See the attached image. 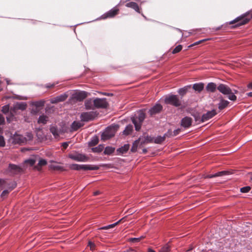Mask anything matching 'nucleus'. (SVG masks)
Returning <instances> with one entry per match:
<instances>
[{
	"label": "nucleus",
	"instance_id": "obj_1",
	"mask_svg": "<svg viewBox=\"0 0 252 252\" xmlns=\"http://www.w3.org/2000/svg\"><path fill=\"white\" fill-rule=\"evenodd\" d=\"M145 119V114L142 111H139L131 118L132 122L134 125L135 130L140 129L142 123Z\"/></svg>",
	"mask_w": 252,
	"mask_h": 252
},
{
	"label": "nucleus",
	"instance_id": "obj_2",
	"mask_svg": "<svg viewBox=\"0 0 252 252\" xmlns=\"http://www.w3.org/2000/svg\"><path fill=\"white\" fill-rule=\"evenodd\" d=\"M119 128L118 125L111 126L106 128L101 135V139L106 141L113 137Z\"/></svg>",
	"mask_w": 252,
	"mask_h": 252
},
{
	"label": "nucleus",
	"instance_id": "obj_3",
	"mask_svg": "<svg viewBox=\"0 0 252 252\" xmlns=\"http://www.w3.org/2000/svg\"><path fill=\"white\" fill-rule=\"evenodd\" d=\"M217 89L222 94L227 95L228 98L230 100L232 101L236 100V96L232 93L231 89L228 86L220 84L218 86Z\"/></svg>",
	"mask_w": 252,
	"mask_h": 252
},
{
	"label": "nucleus",
	"instance_id": "obj_4",
	"mask_svg": "<svg viewBox=\"0 0 252 252\" xmlns=\"http://www.w3.org/2000/svg\"><path fill=\"white\" fill-rule=\"evenodd\" d=\"M164 102L166 104H170L175 107L180 106L181 105V101L177 95L169 94L164 98Z\"/></svg>",
	"mask_w": 252,
	"mask_h": 252
},
{
	"label": "nucleus",
	"instance_id": "obj_5",
	"mask_svg": "<svg viewBox=\"0 0 252 252\" xmlns=\"http://www.w3.org/2000/svg\"><path fill=\"white\" fill-rule=\"evenodd\" d=\"M69 167L71 169L76 170H79L81 169L84 170H96L99 169V167L96 165L89 164L79 165L77 164H70Z\"/></svg>",
	"mask_w": 252,
	"mask_h": 252
},
{
	"label": "nucleus",
	"instance_id": "obj_6",
	"mask_svg": "<svg viewBox=\"0 0 252 252\" xmlns=\"http://www.w3.org/2000/svg\"><path fill=\"white\" fill-rule=\"evenodd\" d=\"M249 14L250 12H248L239 17H238L234 20L230 21L229 22V24L231 25L235 23H237L236 26H240L247 24L250 21V19L246 17Z\"/></svg>",
	"mask_w": 252,
	"mask_h": 252
},
{
	"label": "nucleus",
	"instance_id": "obj_7",
	"mask_svg": "<svg viewBox=\"0 0 252 252\" xmlns=\"http://www.w3.org/2000/svg\"><path fill=\"white\" fill-rule=\"evenodd\" d=\"M9 141L13 144H21L26 142L27 139L23 135L15 133L10 137Z\"/></svg>",
	"mask_w": 252,
	"mask_h": 252
},
{
	"label": "nucleus",
	"instance_id": "obj_8",
	"mask_svg": "<svg viewBox=\"0 0 252 252\" xmlns=\"http://www.w3.org/2000/svg\"><path fill=\"white\" fill-rule=\"evenodd\" d=\"M68 157L74 160L79 162H85L88 160V158L86 155L78 153L70 154L68 155Z\"/></svg>",
	"mask_w": 252,
	"mask_h": 252
},
{
	"label": "nucleus",
	"instance_id": "obj_9",
	"mask_svg": "<svg viewBox=\"0 0 252 252\" xmlns=\"http://www.w3.org/2000/svg\"><path fill=\"white\" fill-rule=\"evenodd\" d=\"M94 107L96 108H105L108 105V103L105 98H96L94 99Z\"/></svg>",
	"mask_w": 252,
	"mask_h": 252
},
{
	"label": "nucleus",
	"instance_id": "obj_10",
	"mask_svg": "<svg viewBox=\"0 0 252 252\" xmlns=\"http://www.w3.org/2000/svg\"><path fill=\"white\" fill-rule=\"evenodd\" d=\"M119 8L115 6L102 15L103 19L113 18L117 15L119 11Z\"/></svg>",
	"mask_w": 252,
	"mask_h": 252
},
{
	"label": "nucleus",
	"instance_id": "obj_11",
	"mask_svg": "<svg viewBox=\"0 0 252 252\" xmlns=\"http://www.w3.org/2000/svg\"><path fill=\"white\" fill-rule=\"evenodd\" d=\"M68 96L67 93L61 94L56 97H53L50 99V102L52 104L57 103L65 100Z\"/></svg>",
	"mask_w": 252,
	"mask_h": 252
},
{
	"label": "nucleus",
	"instance_id": "obj_12",
	"mask_svg": "<svg viewBox=\"0 0 252 252\" xmlns=\"http://www.w3.org/2000/svg\"><path fill=\"white\" fill-rule=\"evenodd\" d=\"M94 117V113L93 112H84L80 116L82 121L88 122L92 120Z\"/></svg>",
	"mask_w": 252,
	"mask_h": 252
},
{
	"label": "nucleus",
	"instance_id": "obj_13",
	"mask_svg": "<svg viewBox=\"0 0 252 252\" xmlns=\"http://www.w3.org/2000/svg\"><path fill=\"white\" fill-rule=\"evenodd\" d=\"M138 140L139 143H140V146H143V145L148 143H153L154 138L151 136L146 135L140 137Z\"/></svg>",
	"mask_w": 252,
	"mask_h": 252
},
{
	"label": "nucleus",
	"instance_id": "obj_14",
	"mask_svg": "<svg viewBox=\"0 0 252 252\" xmlns=\"http://www.w3.org/2000/svg\"><path fill=\"white\" fill-rule=\"evenodd\" d=\"M217 114L216 110H213L212 111H210L207 112L206 114L203 115L201 118V122H204L206 121H208L210 119L212 118L215 115Z\"/></svg>",
	"mask_w": 252,
	"mask_h": 252
},
{
	"label": "nucleus",
	"instance_id": "obj_15",
	"mask_svg": "<svg viewBox=\"0 0 252 252\" xmlns=\"http://www.w3.org/2000/svg\"><path fill=\"white\" fill-rule=\"evenodd\" d=\"M162 106L161 105L158 103L154 105L149 110V113L151 116H153L159 113L162 110Z\"/></svg>",
	"mask_w": 252,
	"mask_h": 252
},
{
	"label": "nucleus",
	"instance_id": "obj_16",
	"mask_svg": "<svg viewBox=\"0 0 252 252\" xmlns=\"http://www.w3.org/2000/svg\"><path fill=\"white\" fill-rule=\"evenodd\" d=\"M87 96V93L85 92H77L73 94V97L76 100L81 101Z\"/></svg>",
	"mask_w": 252,
	"mask_h": 252
},
{
	"label": "nucleus",
	"instance_id": "obj_17",
	"mask_svg": "<svg viewBox=\"0 0 252 252\" xmlns=\"http://www.w3.org/2000/svg\"><path fill=\"white\" fill-rule=\"evenodd\" d=\"M192 124V119L190 117H186L181 120V126L185 127H189Z\"/></svg>",
	"mask_w": 252,
	"mask_h": 252
},
{
	"label": "nucleus",
	"instance_id": "obj_18",
	"mask_svg": "<svg viewBox=\"0 0 252 252\" xmlns=\"http://www.w3.org/2000/svg\"><path fill=\"white\" fill-rule=\"evenodd\" d=\"M8 169L13 174H17L22 171V168L20 166L13 164H9Z\"/></svg>",
	"mask_w": 252,
	"mask_h": 252
},
{
	"label": "nucleus",
	"instance_id": "obj_19",
	"mask_svg": "<svg viewBox=\"0 0 252 252\" xmlns=\"http://www.w3.org/2000/svg\"><path fill=\"white\" fill-rule=\"evenodd\" d=\"M126 6L127 7H129L134 9L136 12L141 13L140 8L138 5L135 2L130 1L127 3Z\"/></svg>",
	"mask_w": 252,
	"mask_h": 252
},
{
	"label": "nucleus",
	"instance_id": "obj_20",
	"mask_svg": "<svg viewBox=\"0 0 252 252\" xmlns=\"http://www.w3.org/2000/svg\"><path fill=\"white\" fill-rule=\"evenodd\" d=\"M129 149V145L127 144L117 150V155H122L126 154Z\"/></svg>",
	"mask_w": 252,
	"mask_h": 252
},
{
	"label": "nucleus",
	"instance_id": "obj_21",
	"mask_svg": "<svg viewBox=\"0 0 252 252\" xmlns=\"http://www.w3.org/2000/svg\"><path fill=\"white\" fill-rule=\"evenodd\" d=\"M217 87L215 83L211 82L207 84L206 87V89L207 92L213 93L216 91Z\"/></svg>",
	"mask_w": 252,
	"mask_h": 252
},
{
	"label": "nucleus",
	"instance_id": "obj_22",
	"mask_svg": "<svg viewBox=\"0 0 252 252\" xmlns=\"http://www.w3.org/2000/svg\"><path fill=\"white\" fill-rule=\"evenodd\" d=\"M83 125H84L79 121H74L71 125V130L76 131Z\"/></svg>",
	"mask_w": 252,
	"mask_h": 252
},
{
	"label": "nucleus",
	"instance_id": "obj_23",
	"mask_svg": "<svg viewBox=\"0 0 252 252\" xmlns=\"http://www.w3.org/2000/svg\"><path fill=\"white\" fill-rule=\"evenodd\" d=\"M229 104V102L227 100H224L221 98L220 101L218 104V107L220 110H222L223 109L226 107Z\"/></svg>",
	"mask_w": 252,
	"mask_h": 252
},
{
	"label": "nucleus",
	"instance_id": "obj_24",
	"mask_svg": "<svg viewBox=\"0 0 252 252\" xmlns=\"http://www.w3.org/2000/svg\"><path fill=\"white\" fill-rule=\"evenodd\" d=\"M85 107L87 109H94L95 108L94 105V100L89 99L85 102Z\"/></svg>",
	"mask_w": 252,
	"mask_h": 252
},
{
	"label": "nucleus",
	"instance_id": "obj_25",
	"mask_svg": "<svg viewBox=\"0 0 252 252\" xmlns=\"http://www.w3.org/2000/svg\"><path fill=\"white\" fill-rule=\"evenodd\" d=\"M192 88L195 91L200 92L204 89V84L202 83L194 84L192 86Z\"/></svg>",
	"mask_w": 252,
	"mask_h": 252
},
{
	"label": "nucleus",
	"instance_id": "obj_26",
	"mask_svg": "<svg viewBox=\"0 0 252 252\" xmlns=\"http://www.w3.org/2000/svg\"><path fill=\"white\" fill-rule=\"evenodd\" d=\"M48 117L46 115H42L39 116L37 122L38 124H42L45 125L47 123L48 121Z\"/></svg>",
	"mask_w": 252,
	"mask_h": 252
},
{
	"label": "nucleus",
	"instance_id": "obj_27",
	"mask_svg": "<svg viewBox=\"0 0 252 252\" xmlns=\"http://www.w3.org/2000/svg\"><path fill=\"white\" fill-rule=\"evenodd\" d=\"M50 130L55 138H57L59 136L60 131L56 127L53 126L51 127Z\"/></svg>",
	"mask_w": 252,
	"mask_h": 252
},
{
	"label": "nucleus",
	"instance_id": "obj_28",
	"mask_svg": "<svg viewBox=\"0 0 252 252\" xmlns=\"http://www.w3.org/2000/svg\"><path fill=\"white\" fill-rule=\"evenodd\" d=\"M142 147V146H140V143H139L138 140H137L133 142L131 149V151L134 153L137 151L138 147Z\"/></svg>",
	"mask_w": 252,
	"mask_h": 252
},
{
	"label": "nucleus",
	"instance_id": "obj_29",
	"mask_svg": "<svg viewBox=\"0 0 252 252\" xmlns=\"http://www.w3.org/2000/svg\"><path fill=\"white\" fill-rule=\"evenodd\" d=\"M115 148L111 146H107L105 148L104 154L105 155H110L115 151Z\"/></svg>",
	"mask_w": 252,
	"mask_h": 252
},
{
	"label": "nucleus",
	"instance_id": "obj_30",
	"mask_svg": "<svg viewBox=\"0 0 252 252\" xmlns=\"http://www.w3.org/2000/svg\"><path fill=\"white\" fill-rule=\"evenodd\" d=\"M27 107L26 104L24 102L17 103L15 105V108L17 109L24 110L26 109Z\"/></svg>",
	"mask_w": 252,
	"mask_h": 252
},
{
	"label": "nucleus",
	"instance_id": "obj_31",
	"mask_svg": "<svg viewBox=\"0 0 252 252\" xmlns=\"http://www.w3.org/2000/svg\"><path fill=\"white\" fill-rule=\"evenodd\" d=\"M133 130V126L132 125H129L126 126L125 129L123 131V133L125 135H128Z\"/></svg>",
	"mask_w": 252,
	"mask_h": 252
},
{
	"label": "nucleus",
	"instance_id": "obj_32",
	"mask_svg": "<svg viewBox=\"0 0 252 252\" xmlns=\"http://www.w3.org/2000/svg\"><path fill=\"white\" fill-rule=\"evenodd\" d=\"M190 88V86H187L183 88H181L179 90L178 93L181 95H184L186 94L188 89Z\"/></svg>",
	"mask_w": 252,
	"mask_h": 252
},
{
	"label": "nucleus",
	"instance_id": "obj_33",
	"mask_svg": "<svg viewBox=\"0 0 252 252\" xmlns=\"http://www.w3.org/2000/svg\"><path fill=\"white\" fill-rule=\"evenodd\" d=\"M98 142V138L97 136H94L92 138L91 141L89 142V145L90 146H94L96 145Z\"/></svg>",
	"mask_w": 252,
	"mask_h": 252
},
{
	"label": "nucleus",
	"instance_id": "obj_34",
	"mask_svg": "<svg viewBox=\"0 0 252 252\" xmlns=\"http://www.w3.org/2000/svg\"><path fill=\"white\" fill-rule=\"evenodd\" d=\"M165 140L164 137L162 136H158L157 137L154 138V141L153 142L157 143V144H160L162 143L164 140Z\"/></svg>",
	"mask_w": 252,
	"mask_h": 252
},
{
	"label": "nucleus",
	"instance_id": "obj_35",
	"mask_svg": "<svg viewBox=\"0 0 252 252\" xmlns=\"http://www.w3.org/2000/svg\"><path fill=\"white\" fill-rule=\"evenodd\" d=\"M50 168L53 169L54 170H63V167L57 164H52L50 165Z\"/></svg>",
	"mask_w": 252,
	"mask_h": 252
},
{
	"label": "nucleus",
	"instance_id": "obj_36",
	"mask_svg": "<svg viewBox=\"0 0 252 252\" xmlns=\"http://www.w3.org/2000/svg\"><path fill=\"white\" fill-rule=\"evenodd\" d=\"M47 164V161L46 160L44 159H40L38 163V166L36 167V168L38 170H40V167L43 165H45Z\"/></svg>",
	"mask_w": 252,
	"mask_h": 252
},
{
	"label": "nucleus",
	"instance_id": "obj_37",
	"mask_svg": "<svg viewBox=\"0 0 252 252\" xmlns=\"http://www.w3.org/2000/svg\"><path fill=\"white\" fill-rule=\"evenodd\" d=\"M14 187L10 188L8 189L4 190L1 194V197H5V196H6L7 194L9 193V192L10 191H11L14 189Z\"/></svg>",
	"mask_w": 252,
	"mask_h": 252
},
{
	"label": "nucleus",
	"instance_id": "obj_38",
	"mask_svg": "<svg viewBox=\"0 0 252 252\" xmlns=\"http://www.w3.org/2000/svg\"><path fill=\"white\" fill-rule=\"evenodd\" d=\"M44 103H45V101H44V100H40V101H38L35 102L34 103V105L36 107H40L43 106L44 105Z\"/></svg>",
	"mask_w": 252,
	"mask_h": 252
},
{
	"label": "nucleus",
	"instance_id": "obj_39",
	"mask_svg": "<svg viewBox=\"0 0 252 252\" xmlns=\"http://www.w3.org/2000/svg\"><path fill=\"white\" fill-rule=\"evenodd\" d=\"M170 247L168 245H165L159 251V252H169Z\"/></svg>",
	"mask_w": 252,
	"mask_h": 252
},
{
	"label": "nucleus",
	"instance_id": "obj_40",
	"mask_svg": "<svg viewBox=\"0 0 252 252\" xmlns=\"http://www.w3.org/2000/svg\"><path fill=\"white\" fill-rule=\"evenodd\" d=\"M182 49V46L181 45H178L172 51V53L173 54H176L179 53Z\"/></svg>",
	"mask_w": 252,
	"mask_h": 252
},
{
	"label": "nucleus",
	"instance_id": "obj_41",
	"mask_svg": "<svg viewBox=\"0 0 252 252\" xmlns=\"http://www.w3.org/2000/svg\"><path fill=\"white\" fill-rule=\"evenodd\" d=\"M251 190V187L249 186H247L245 187H243L241 188L240 191L243 193L248 192Z\"/></svg>",
	"mask_w": 252,
	"mask_h": 252
},
{
	"label": "nucleus",
	"instance_id": "obj_42",
	"mask_svg": "<svg viewBox=\"0 0 252 252\" xmlns=\"http://www.w3.org/2000/svg\"><path fill=\"white\" fill-rule=\"evenodd\" d=\"M25 162L26 163L29 164L31 166H32L35 163V160L34 159H29L26 160Z\"/></svg>",
	"mask_w": 252,
	"mask_h": 252
},
{
	"label": "nucleus",
	"instance_id": "obj_43",
	"mask_svg": "<svg viewBox=\"0 0 252 252\" xmlns=\"http://www.w3.org/2000/svg\"><path fill=\"white\" fill-rule=\"evenodd\" d=\"M102 149H103V147L101 145H99V146H98L97 147H96L95 148L92 149L93 152H97V153H99V152L102 151Z\"/></svg>",
	"mask_w": 252,
	"mask_h": 252
},
{
	"label": "nucleus",
	"instance_id": "obj_44",
	"mask_svg": "<svg viewBox=\"0 0 252 252\" xmlns=\"http://www.w3.org/2000/svg\"><path fill=\"white\" fill-rule=\"evenodd\" d=\"M227 173H228L227 171H220V172H219L218 173H216L215 174V176L216 177L222 176L223 175H226Z\"/></svg>",
	"mask_w": 252,
	"mask_h": 252
},
{
	"label": "nucleus",
	"instance_id": "obj_45",
	"mask_svg": "<svg viewBox=\"0 0 252 252\" xmlns=\"http://www.w3.org/2000/svg\"><path fill=\"white\" fill-rule=\"evenodd\" d=\"M5 142L4 139V137L0 135V147H3L5 146Z\"/></svg>",
	"mask_w": 252,
	"mask_h": 252
},
{
	"label": "nucleus",
	"instance_id": "obj_46",
	"mask_svg": "<svg viewBox=\"0 0 252 252\" xmlns=\"http://www.w3.org/2000/svg\"><path fill=\"white\" fill-rule=\"evenodd\" d=\"M113 227H114L113 226V224H111L108 225L107 226H103V227H100L98 229V230H107V229H108L112 228Z\"/></svg>",
	"mask_w": 252,
	"mask_h": 252
},
{
	"label": "nucleus",
	"instance_id": "obj_47",
	"mask_svg": "<svg viewBox=\"0 0 252 252\" xmlns=\"http://www.w3.org/2000/svg\"><path fill=\"white\" fill-rule=\"evenodd\" d=\"M88 246L90 247V249L91 251H93L95 249V245L94 243L89 241L88 243Z\"/></svg>",
	"mask_w": 252,
	"mask_h": 252
},
{
	"label": "nucleus",
	"instance_id": "obj_48",
	"mask_svg": "<svg viewBox=\"0 0 252 252\" xmlns=\"http://www.w3.org/2000/svg\"><path fill=\"white\" fill-rule=\"evenodd\" d=\"M2 111L3 113L6 114L9 111V106L5 105L2 107Z\"/></svg>",
	"mask_w": 252,
	"mask_h": 252
},
{
	"label": "nucleus",
	"instance_id": "obj_49",
	"mask_svg": "<svg viewBox=\"0 0 252 252\" xmlns=\"http://www.w3.org/2000/svg\"><path fill=\"white\" fill-rule=\"evenodd\" d=\"M208 39H203V40H199L197 42H196L195 43H194L193 44L190 45V46H189V47H192L194 45H198L202 42H203V41H206V40H208Z\"/></svg>",
	"mask_w": 252,
	"mask_h": 252
},
{
	"label": "nucleus",
	"instance_id": "obj_50",
	"mask_svg": "<svg viewBox=\"0 0 252 252\" xmlns=\"http://www.w3.org/2000/svg\"><path fill=\"white\" fill-rule=\"evenodd\" d=\"M5 119L4 117L0 114V125L4 124Z\"/></svg>",
	"mask_w": 252,
	"mask_h": 252
},
{
	"label": "nucleus",
	"instance_id": "obj_51",
	"mask_svg": "<svg viewBox=\"0 0 252 252\" xmlns=\"http://www.w3.org/2000/svg\"><path fill=\"white\" fill-rule=\"evenodd\" d=\"M26 135L27 137L26 138L27 139V141L28 140H31L32 138V135L31 133H27Z\"/></svg>",
	"mask_w": 252,
	"mask_h": 252
},
{
	"label": "nucleus",
	"instance_id": "obj_52",
	"mask_svg": "<svg viewBox=\"0 0 252 252\" xmlns=\"http://www.w3.org/2000/svg\"><path fill=\"white\" fill-rule=\"evenodd\" d=\"M124 219H125V218H123L122 219H121V220H118L116 222H115L114 223H113L112 224H113V227H114L115 226H116V225L119 224L120 223L122 222L124 220Z\"/></svg>",
	"mask_w": 252,
	"mask_h": 252
},
{
	"label": "nucleus",
	"instance_id": "obj_53",
	"mask_svg": "<svg viewBox=\"0 0 252 252\" xmlns=\"http://www.w3.org/2000/svg\"><path fill=\"white\" fill-rule=\"evenodd\" d=\"M124 219H125V218H123L122 219H121V220H118L116 222H115L114 223H113L112 224H113V227H114L115 226H116V225L119 224L120 223L122 222L124 220Z\"/></svg>",
	"mask_w": 252,
	"mask_h": 252
},
{
	"label": "nucleus",
	"instance_id": "obj_54",
	"mask_svg": "<svg viewBox=\"0 0 252 252\" xmlns=\"http://www.w3.org/2000/svg\"><path fill=\"white\" fill-rule=\"evenodd\" d=\"M124 219H125V218H123L122 219H121V220H118L116 222H115L114 223H113L112 224H113V227H114L115 226H116V225L119 224L120 223L122 222L124 220Z\"/></svg>",
	"mask_w": 252,
	"mask_h": 252
},
{
	"label": "nucleus",
	"instance_id": "obj_55",
	"mask_svg": "<svg viewBox=\"0 0 252 252\" xmlns=\"http://www.w3.org/2000/svg\"><path fill=\"white\" fill-rule=\"evenodd\" d=\"M14 117L12 115H10L9 117H6L7 121L8 123L11 122L13 120Z\"/></svg>",
	"mask_w": 252,
	"mask_h": 252
},
{
	"label": "nucleus",
	"instance_id": "obj_56",
	"mask_svg": "<svg viewBox=\"0 0 252 252\" xmlns=\"http://www.w3.org/2000/svg\"><path fill=\"white\" fill-rule=\"evenodd\" d=\"M141 239V237H140V238H133L130 239V241L133 242H138Z\"/></svg>",
	"mask_w": 252,
	"mask_h": 252
},
{
	"label": "nucleus",
	"instance_id": "obj_57",
	"mask_svg": "<svg viewBox=\"0 0 252 252\" xmlns=\"http://www.w3.org/2000/svg\"><path fill=\"white\" fill-rule=\"evenodd\" d=\"M68 146V142H64L62 143V146L63 147V149H65L67 148V147Z\"/></svg>",
	"mask_w": 252,
	"mask_h": 252
},
{
	"label": "nucleus",
	"instance_id": "obj_58",
	"mask_svg": "<svg viewBox=\"0 0 252 252\" xmlns=\"http://www.w3.org/2000/svg\"><path fill=\"white\" fill-rule=\"evenodd\" d=\"M55 84H54V83H52V84L49 83V84H46L45 87L47 88H51L54 87L55 86Z\"/></svg>",
	"mask_w": 252,
	"mask_h": 252
},
{
	"label": "nucleus",
	"instance_id": "obj_59",
	"mask_svg": "<svg viewBox=\"0 0 252 252\" xmlns=\"http://www.w3.org/2000/svg\"><path fill=\"white\" fill-rule=\"evenodd\" d=\"M248 178L250 179L251 182H252V173H250L248 174Z\"/></svg>",
	"mask_w": 252,
	"mask_h": 252
},
{
	"label": "nucleus",
	"instance_id": "obj_60",
	"mask_svg": "<svg viewBox=\"0 0 252 252\" xmlns=\"http://www.w3.org/2000/svg\"><path fill=\"white\" fill-rule=\"evenodd\" d=\"M214 177H216L215 174H211V175H208L205 177V178H214Z\"/></svg>",
	"mask_w": 252,
	"mask_h": 252
},
{
	"label": "nucleus",
	"instance_id": "obj_61",
	"mask_svg": "<svg viewBox=\"0 0 252 252\" xmlns=\"http://www.w3.org/2000/svg\"><path fill=\"white\" fill-rule=\"evenodd\" d=\"M180 130L179 129H176L174 131V135H177L179 132H180Z\"/></svg>",
	"mask_w": 252,
	"mask_h": 252
},
{
	"label": "nucleus",
	"instance_id": "obj_62",
	"mask_svg": "<svg viewBox=\"0 0 252 252\" xmlns=\"http://www.w3.org/2000/svg\"><path fill=\"white\" fill-rule=\"evenodd\" d=\"M195 120L196 122L197 121H199V122H201V119L200 118L199 116H195Z\"/></svg>",
	"mask_w": 252,
	"mask_h": 252
},
{
	"label": "nucleus",
	"instance_id": "obj_63",
	"mask_svg": "<svg viewBox=\"0 0 252 252\" xmlns=\"http://www.w3.org/2000/svg\"><path fill=\"white\" fill-rule=\"evenodd\" d=\"M248 88L250 89H252V82L250 83L248 86H247Z\"/></svg>",
	"mask_w": 252,
	"mask_h": 252
},
{
	"label": "nucleus",
	"instance_id": "obj_64",
	"mask_svg": "<svg viewBox=\"0 0 252 252\" xmlns=\"http://www.w3.org/2000/svg\"><path fill=\"white\" fill-rule=\"evenodd\" d=\"M100 193V192L99 191H96L94 192V196L97 195Z\"/></svg>",
	"mask_w": 252,
	"mask_h": 252
}]
</instances>
